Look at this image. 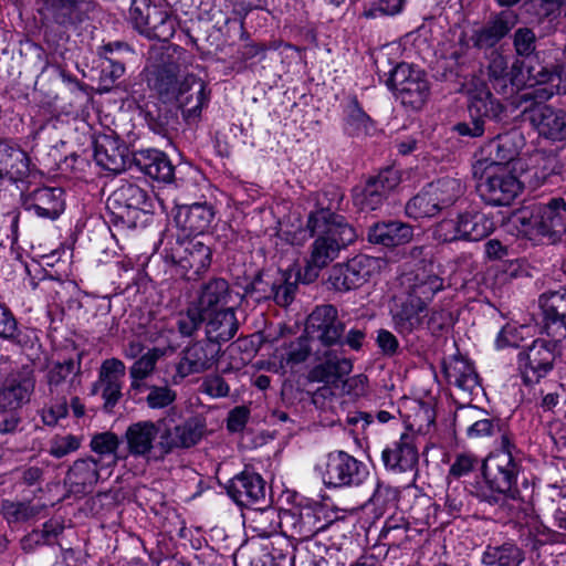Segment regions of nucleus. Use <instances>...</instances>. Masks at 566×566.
<instances>
[{"label":"nucleus","instance_id":"412c9836","mask_svg":"<svg viewBox=\"0 0 566 566\" xmlns=\"http://www.w3.org/2000/svg\"><path fill=\"white\" fill-rule=\"evenodd\" d=\"M214 218L216 211L207 202L178 206L175 212L176 226L185 237L205 234Z\"/></svg>","mask_w":566,"mask_h":566},{"label":"nucleus","instance_id":"0e129e2a","mask_svg":"<svg viewBox=\"0 0 566 566\" xmlns=\"http://www.w3.org/2000/svg\"><path fill=\"white\" fill-rule=\"evenodd\" d=\"M314 234L315 232H312L311 229H308L307 222L305 229L301 227L297 229L281 228L277 237L290 245L302 247L310 238L314 237Z\"/></svg>","mask_w":566,"mask_h":566},{"label":"nucleus","instance_id":"4468645a","mask_svg":"<svg viewBox=\"0 0 566 566\" xmlns=\"http://www.w3.org/2000/svg\"><path fill=\"white\" fill-rule=\"evenodd\" d=\"M418 436L413 431L401 433L400 438L388 444L381 452L385 468L394 473L413 471L418 465Z\"/></svg>","mask_w":566,"mask_h":566},{"label":"nucleus","instance_id":"052dcab7","mask_svg":"<svg viewBox=\"0 0 566 566\" xmlns=\"http://www.w3.org/2000/svg\"><path fill=\"white\" fill-rule=\"evenodd\" d=\"M125 73V66L114 57L103 60L101 64V83L108 90Z\"/></svg>","mask_w":566,"mask_h":566},{"label":"nucleus","instance_id":"a19ab883","mask_svg":"<svg viewBox=\"0 0 566 566\" xmlns=\"http://www.w3.org/2000/svg\"><path fill=\"white\" fill-rule=\"evenodd\" d=\"M353 369V363L345 357L328 354L326 359L310 371L312 381L335 384Z\"/></svg>","mask_w":566,"mask_h":566},{"label":"nucleus","instance_id":"9b49d317","mask_svg":"<svg viewBox=\"0 0 566 566\" xmlns=\"http://www.w3.org/2000/svg\"><path fill=\"white\" fill-rule=\"evenodd\" d=\"M560 342H554L553 337L535 339L531 346L518 353L517 364L525 384L538 382L552 369L555 360V352Z\"/></svg>","mask_w":566,"mask_h":566},{"label":"nucleus","instance_id":"bf43d9fd","mask_svg":"<svg viewBox=\"0 0 566 566\" xmlns=\"http://www.w3.org/2000/svg\"><path fill=\"white\" fill-rule=\"evenodd\" d=\"M433 238L439 242H453L461 240L459 217L455 219H443L433 228Z\"/></svg>","mask_w":566,"mask_h":566},{"label":"nucleus","instance_id":"680f3d73","mask_svg":"<svg viewBox=\"0 0 566 566\" xmlns=\"http://www.w3.org/2000/svg\"><path fill=\"white\" fill-rule=\"evenodd\" d=\"M67 415L65 397L59 398L41 410V419L45 426L53 427Z\"/></svg>","mask_w":566,"mask_h":566},{"label":"nucleus","instance_id":"2eb2a0df","mask_svg":"<svg viewBox=\"0 0 566 566\" xmlns=\"http://www.w3.org/2000/svg\"><path fill=\"white\" fill-rule=\"evenodd\" d=\"M219 349L216 345L197 342L187 346L180 354L176 365V373L171 377L175 385L180 384L186 377L200 374L212 367Z\"/></svg>","mask_w":566,"mask_h":566},{"label":"nucleus","instance_id":"0eeeda50","mask_svg":"<svg viewBox=\"0 0 566 566\" xmlns=\"http://www.w3.org/2000/svg\"><path fill=\"white\" fill-rule=\"evenodd\" d=\"M315 470L328 488L358 486L369 474L361 461L345 451L326 454L316 463Z\"/></svg>","mask_w":566,"mask_h":566},{"label":"nucleus","instance_id":"5701e85b","mask_svg":"<svg viewBox=\"0 0 566 566\" xmlns=\"http://www.w3.org/2000/svg\"><path fill=\"white\" fill-rule=\"evenodd\" d=\"M227 492L239 506H251L264 502L265 481L259 473L243 471L229 481Z\"/></svg>","mask_w":566,"mask_h":566},{"label":"nucleus","instance_id":"49530a36","mask_svg":"<svg viewBox=\"0 0 566 566\" xmlns=\"http://www.w3.org/2000/svg\"><path fill=\"white\" fill-rule=\"evenodd\" d=\"M283 511L274 507L256 510L253 512L249 521L251 531L261 538H268L282 531Z\"/></svg>","mask_w":566,"mask_h":566},{"label":"nucleus","instance_id":"5fc2aeb1","mask_svg":"<svg viewBox=\"0 0 566 566\" xmlns=\"http://www.w3.org/2000/svg\"><path fill=\"white\" fill-rule=\"evenodd\" d=\"M206 313L196 304H191L185 312H180L177 317V328L182 336H192L206 321Z\"/></svg>","mask_w":566,"mask_h":566},{"label":"nucleus","instance_id":"338daca9","mask_svg":"<svg viewBox=\"0 0 566 566\" xmlns=\"http://www.w3.org/2000/svg\"><path fill=\"white\" fill-rule=\"evenodd\" d=\"M405 6V0H378L377 6L365 11L366 18H377L379 15L399 14Z\"/></svg>","mask_w":566,"mask_h":566},{"label":"nucleus","instance_id":"603ef678","mask_svg":"<svg viewBox=\"0 0 566 566\" xmlns=\"http://www.w3.org/2000/svg\"><path fill=\"white\" fill-rule=\"evenodd\" d=\"M311 354V347L306 338H297L276 350L275 357L280 361L281 368L293 369L304 363Z\"/></svg>","mask_w":566,"mask_h":566},{"label":"nucleus","instance_id":"69168bd1","mask_svg":"<svg viewBox=\"0 0 566 566\" xmlns=\"http://www.w3.org/2000/svg\"><path fill=\"white\" fill-rule=\"evenodd\" d=\"M478 461V458L471 453H460L451 464L449 475L455 479L468 475L475 468Z\"/></svg>","mask_w":566,"mask_h":566},{"label":"nucleus","instance_id":"f03ea898","mask_svg":"<svg viewBox=\"0 0 566 566\" xmlns=\"http://www.w3.org/2000/svg\"><path fill=\"white\" fill-rule=\"evenodd\" d=\"M177 59H167L163 64L155 66L148 76V85L161 97L167 99L176 98L180 105L189 106L186 112L189 116L200 114L203 106L207 105L209 96L206 91L205 82L192 75L187 74L181 82V65L186 62V52L175 49Z\"/></svg>","mask_w":566,"mask_h":566},{"label":"nucleus","instance_id":"864d4df0","mask_svg":"<svg viewBox=\"0 0 566 566\" xmlns=\"http://www.w3.org/2000/svg\"><path fill=\"white\" fill-rule=\"evenodd\" d=\"M345 129L353 136L370 135L375 130L373 120L356 99H353L347 106Z\"/></svg>","mask_w":566,"mask_h":566},{"label":"nucleus","instance_id":"6ab92c4d","mask_svg":"<svg viewBox=\"0 0 566 566\" xmlns=\"http://www.w3.org/2000/svg\"><path fill=\"white\" fill-rule=\"evenodd\" d=\"M35 381L29 371H12L0 385V411L18 410L30 401Z\"/></svg>","mask_w":566,"mask_h":566},{"label":"nucleus","instance_id":"6e6d98bb","mask_svg":"<svg viewBox=\"0 0 566 566\" xmlns=\"http://www.w3.org/2000/svg\"><path fill=\"white\" fill-rule=\"evenodd\" d=\"M528 326L516 325L514 323L506 324L497 334L495 346L497 349L506 347H516L524 339L525 334L528 332Z\"/></svg>","mask_w":566,"mask_h":566},{"label":"nucleus","instance_id":"1a4fd4ad","mask_svg":"<svg viewBox=\"0 0 566 566\" xmlns=\"http://www.w3.org/2000/svg\"><path fill=\"white\" fill-rule=\"evenodd\" d=\"M382 265L379 258L358 254L346 263L333 265L328 275V283L338 292H348L367 283L377 274Z\"/></svg>","mask_w":566,"mask_h":566},{"label":"nucleus","instance_id":"72a5a7b5","mask_svg":"<svg viewBox=\"0 0 566 566\" xmlns=\"http://www.w3.org/2000/svg\"><path fill=\"white\" fill-rule=\"evenodd\" d=\"M444 374L449 384L454 385L469 396L480 388L479 376L472 363L463 357H452L444 365Z\"/></svg>","mask_w":566,"mask_h":566},{"label":"nucleus","instance_id":"2f4dec72","mask_svg":"<svg viewBox=\"0 0 566 566\" xmlns=\"http://www.w3.org/2000/svg\"><path fill=\"white\" fill-rule=\"evenodd\" d=\"M30 172V158L18 145L0 140V180H23Z\"/></svg>","mask_w":566,"mask_h":566},{"label":"nucleus","instance_id":"473e14b6","mask_svg":"<svg viewBox=\"0 0 566 566\" xmlns=\"http://www.w3.org/2000/svg\"><path fill=\"white\" fill-rule=\"evenodd\" d=\"M413 237L410 224L401 221H380L369 227L367 239L373 244L396 248L407 244Z\"/></svg>","mask_w":566,"mask_h":566},{"label":"nucleus","instance_id":"39448f33","mask_svg":"<svg viewBox=\"0 0 566 566\" xmlns=\"http://www.w3.org/2000/svg\"><path fill=\"white\" fill-rule=\"evenodd\" d=\"M472 175L481 198L491 206H507L522 190V181L509 165L474 161Z\"/></svg>","mask_w":566,"mask_h":566},{"label":"nucleus","instance_id":"e2e57ef3","mask_svg":"<svg viewBox=\"0 0 566 566\" xmlns=\"http://www.w3.org/2000/svg\"><path fill=\"white\" fill-rule=\"evenodd\" d=\"M535 33L528 28H520L514 33V48L518 55L528 57L535 51Z\"/></svg>","mask_w":566,"mask_h":566},{"label":"nucleus","instance_id":"c756f323","mask_svg":"<svg viewBox=\"0 0 566 566\" xmlns=\"http://www.w3.org/2000/svg\"><path fill=\"white\" fill-rule=\"evenodd\" d=\"M402 285L407 289L409 298L422 301L427 306L434 294L442 290L443 280L433 273L430 265V269L422 268L417 272L406 273L402 276Z\"/></svg>","mask_w":566,"mask_h":566},{"label":"nucleus","instance_id":"37998d69","mask_svg":"<svg viewBox=\"0 0 566 566\" xmlns=\"http://www.w3.org/2000/svg\"><path fill=\"white\" fill-rule=\"evenodd\" d=\"M524 560V552L513 543L489 545L481 556L483 566H521Z\"/></svg>","mask_w":566,"mask_h":566},{"label":"nucleus","instance_id":"dca6fc26","mask_svg":"<svg viewBox=\"0 0 566 566\" xmlns=\"http://www.w3.org/2000/svg\"><path fill=\"white\" fill-rule=\"evenodd\" d=\"M502 111V105L492 97L491 93L482 90L471 98L469 105L471 120L459 123L454 128L461 136L480 137L484 133V118L497 117Z\"/></svg>","mask_w":566,"mask_h":566},{"label":"nucleus","instance_id":"ea45409f","mask_svg":"<svg viewBox=\"0 0 566 566\" xmlns=\"http://www.w3.org/2000/svg\"><path fill=\"white\" fill-rule=\"evenodd\" d=\"M461 240L479 241L488 237L494 230V221L485 213L465 211L458 214Z\"/></svg>","mask_w":566,"mask_h":566},{"label":"nucleus","instance_id":"4be33fe9","mask_svg":"<svg viewBox=\"0 0 566 566\" xmlns=\"http://www.w3.org/2000/svg\"><path fill=\"white\" fill-rule=\"evenodd\" d=\"M23 207L34 216L56 220L65 209L64 191L61 188H36L23 199Z\"/></svg>","mask_w":566,"mask_h":566},{"label":"nucleus","instance_id":"7ed1b4c3","mask_svg":"<svg viewBox=\"0 0 566 566\" xmlns=\"http://www.w3.org/2000/svg\"><path fill=\"white\" fill-rule=\"evenodd\" d=\"M522 469V457L509 436L501 437L500 448L492 452L483 464V474L490 488L499 497L525 504V500L516 488V480Z\"/></svg>","mask_w":566,"mask_h":566},{"label":"nucleus","instance_id":"b1692460","mask_svg":"<svg viewBox=\"0 0 566 566\" xmlns=\"http://www.w3.org/2000/svg\"><path fill=\"white\" fill-rule=\"evenodd\" d=\"M126 367L118 358L105 359L99 368L94 391H101L106 406H114L122 396Z\"/></svg>","mask_w":566,"mask_h":566},{"label":"nucleus","instance_id":"c85d7f7f","mask_svg":"<svg viewBox=\"0 0 566 566\" xmlns=\"http://www.w3.org/2000/svg\"><path fill=\"white\" fill-rule=\"evenodd\" d=\"M101 463L93 457L78 459L69 469L65 485L74 494L86 493L102 479Z\"/></svg>","mask_w":566,"mask_h":566},{"label":"nucleus","instance_id":"c9c22d12","mask_svg":"<svg viewBox=\"0 0 566 566\" xmlns=\"http://www.w3.org/2000/svg\"><path fill=\"white\" fill-rule=\"evenodd\" d=\"M126 151L124 144L111 136H104L96 143L94 158L103 169L118 174L126 168Z\"/></svg>","mask_w":566,"mask_h":566},{"label":"nucleus","instance_id":"4c0bfd02","mask_svg":"<svg viewBox=\"0 0 566 566\" xmlns=\"http://www.w3.org/2000/svg\"><path fill=\"white\" fill-rule=\"evenodd\" d=\"M146 192L134 184H125L117 188L107 199L108 207L119 209L117 212L124 217L125 211L127 214L144 210L146 205Z\"/></svg>","mask_w":566,"mask_h":566},{"label":"nucleus","instance_id":"393cba45","mask_svg":"<svg viewBox=\"0 0 566 566\" xmlns=\"http://www.w3.org/2000/svg\"><path fill=\"white\" fill-rule=\"evenodd\" d=\"M206 421L200 417H191L171 428L163 430L166 457L176 449H188L196 446L203 437Z\"/></svg>","mask_w":566,"mask_h":566},{"label":"nucleus","instance_id":"774afa93","mask_svg":"<svg viewBox=\"0 0 566 566\" xmlns=\"http://www.w3.org/2000/svg\"><path fill=\"white\" fill-rule=\"evenodd\" d=\"M202 392L212 398H222L229 395L230 388L226 380L220 376L207 377L202 385Z\"/></svg>","mask_w":566,"mask_h":566},{"label":"nucleus","instance_id":"20e7f679","mask_svg":"<svg viewBox=\"0 0 566 566\" xmlns=\"http://www.w3.org/2000/svg\"><path fill=\"white\" fill-rule=\"evenodd\" d=\"M488 75L493 90L500 94H513L522 87L533 88L536 83L549 78L543 65L534 59L517 60L509 69L507 59L496 51L490 55Z\"/></svg>","mask_w":566,"mask_h":566},{"label":"nucleus","instance_id":"4d7b16f0","mask_svg":"<svg viewBox=\"0 0 566 566\" xmlns=\"http://www.w3.org/2000/svg\"><path fill=\"white\" fill-rule=\"evenodd\" d=\"M82 438L74 434L55 436L50 441L49 452L54 458H63L80 449Z\"/></svg>","mask_w":566,"mask_h":566},{"label":"nucleus","instance_id":"ddd939ff","mask_svg":"<svg viewBox=\"0 0 566 566\" xmlns=\"http://www.w3.org/2000/svg\"><path fill=\"white\" fill-rule=\"evenodd\" d=\"M400 182L398 171L388 168L370 179L363 188H356L353 193L354 205L361 211L378 209L388 193Z\"/></svg>","mask_w":566,"mask_h":566},{"label":"nucleus","instance_id":"f257e3e1","mask_svg":"<svg viewBox=\"0 0 566 566\" xmlns=\"http://www.w3.org/2000/svg\"><path fill=\"white\" fill-rule=\"evenodd\" d=\"M333 206L321 207L308 214V229L317 234L303 281L312 282L319 271L338 256L340 250L354 243L357 232L346 219L332 211Z\"/></svg>","mask_w":566,"mask_h":566},{"label":"nucleus","instance_id":"a878e982","mask_svg":"<svg viewBox=\"0 0 566 566\" xmlns=\"http://www.w3.org/2000/svg\"><path fill=\"white\" fill-rule=\"evenodd\" d=\"M530 120L538 134L552 142L566 140V113L548 105H536L530 111Z\"/></svg>","mask_w":566,"mask_h":566},{"label":"nucleus","instance_id":"7c9ffc66","mask_svg":"<svg viewBox=\"0 0 566 566\" xmlns=\"http://www.w3.org/2000/svg\"><path fill=\"white\" fill-rule=\"evenodd\" d=\"M138 17V33L158 41L170 40L176 32V19L163 6L155 4L147 13V22L142 21L140 11L135 10Z\"/></svg>","mask_w":566,"mask_h":566},{"label":"nucleus","instance_id":"13d9d810","mask_svg":"<svg viewBox=\"0 0 566 566\" xmlns=\"http://www.w3.org/2000/svg\"><path fill=\"white\" fill-rule=\"evenodd\" d=\"M177 394L167 386H151L146 401L151 409L168 407L176 400Z\"/></svg>","mask_w":566,"mask_h":566},{"label":"nucleus","instance_id":"e433bc0d","mask_svg":"<svg viewBox=\"0 0 566 566\" xmlns=\"http://www.w3.org/2000/svg\"><path fill=\"white\" fill-rule=\"evenodd\" d=\"M426 306L422 301L407 298L396 311L392 312L395 329L401 335H409L418 329L424 317Z\"/></svg>","mask_w":566,"mask_h":566},{"label":"nucleus","instance_id":"9d476101","mask_svg":"<svg viewBox=\"0 0 566 566\" xmlns=\"http://www.w3.org/2000/svg\"><path fill=\"white\" fill-rule=\"evenodd\" d=\"M166 256L185 271H191L189 279L200 276L211 264V248L197 238L168 241L165 248Z\"/></svg>","mask_w":566,"mask_h":566},{"label":"nucleus","instance_id":"f704fd0d","mask_svg":"<svg viewBox=\"0 0 566 566\" xmlns=\"http://www.w3.org/2000/svg\"><path fill=\"white\" fill-rule=\"evenodd\" d=\"M134 160L142 172L155 180L169 182L174 178V166L160 150H139L135 154Z\"/></svg>","mask_w":566,"mask_h":566},{"label":"nucleus","instance_id":"f8f14e48","mask_svg":"<svg viewBox=\"0 0 566 566\" xmlns=\"http://www.w3.org/2000/svg\"><path fill=\"white\" fill-rule=\"evenodd\" d=\"M388 85L402 104L412 108L424 103L429 88L421 71L408 63H400L390 72Z\"/></svg>","mask_w":566,"mask_h":566},{"label":"nucleus","instance_id":"f3484780","mask_svg":"<svg viewBox=\"0 0 566 566\" xmlns=\"http://www.w3.org/2000/svg\"><path fill=\"white\" fill-rule=\"evenodd\" d=\"M538 304L547 336L553 337L554 342H563L566 338V289L543 293Z\"/></svg>","mask_w":566,"mask_h":566},{"label":"nucleus","instance_id":"cd10ccee","mask_svg":"<svg viewBox=\"0 0 566 566\" xmlns=\"http://www.w3.org/2000/svg\"><path fill=\"white\" fill-rule=\"evenodd\" d=\"M516 17L512 12L502 11L484 25L472 31L470 41L478 49L495 46L515 25Z\"/></svg>","mask_w":566,"mask_h":566},{"label":"nucleus","instance_id":"c03bdc74","mask_svg":"<svg viewBox=\"0 0 566 566\" xmlns=\"http://www.w3.org/2000/svg\"><path fill=\"white\" fill-rule=\"evenodd\" d=\"M80 365L73 359L55 363L48 373V384L51 394H67L73 389L77 379Z\"/></svg>","mask_w":566,"mask_h":566},{"label":"nucleus","instance_id":"58836bf2","mask_svg":"<svg viewBox=\"0 0 566 566\" xmlns=\"http://www.w3.org/2000/svg\"><path fill=\"white\" fill-rule=\"evenodd\" d=\"M207 336L212 342H228L238 331V321L232 308L214 311L206 315Z\"/></svg>","mask_w":566,"mask_h":566},{"label":"nucleus","instance_id":"a211bd4d","mask_svg":"<svg viewBox=\"0 0 566 566\" xmlns=\"http://www.w3.org/2000/svg\"><path fill=\"white\" fill-rule=\"evenodd\" d=\"M525 146V137L520 129H512L489 140L475 161H489L492 165H509L515 160Z\"/></svg>","mask_w":566,"mask_h":566},{"label":"nucleus","instance_id":"3c124183","mask_svg":"<svg viewBox=\"0 0 566 566\" xmlns=\"http://www.w3.org/2000/svg\"><path fill=\"white\" fill-rule=\"evenodd\" d=\"M165 355L163 348L154 347L142 355L129 368L132 387L138 389L155 370L157 361Z\"/></svg>","mask_w":566,"mask_h":566},{"label":"nucleus","instance_id":"09e8293b","mask_svg":"<svg viewBox=\"0 0 566 566\" xmlns=\"http://www.w3.org/2000/svg\"><path fill=\"white\" fill-rule=\"evenodd\" d=\"M229 285L226 280L213 279L202 287L199 301L196 305L206 314L221 311V306L226 303Z\"/></svg>","mask_w":566,"mask_h":566},{"label":"nucleus","instance_id":"de8ad7c7","mask_svg":"<svg viewBox=\"0 0 566 566\" xmlns=\"http://www.w3.org/2000/svg\"><path fill=\"white\" fill-rule=\"evenodd\" d=\"M543 69L549 75L547 81L536 83L537 88L531 93L523 94L522 98H538L546 101L557 93H566V63L559 65L554 72L543 65Z\"/></svg>","mask_w":566,"mask_h":566},{"label":"nucleus","instance_id":"423d86ee","mask_svg":"<svg viewBox=\"0 0 566 566\" xmlns=\"http://www.w3.org/2000/svg\"><path fill=\"white\" fill-rule=\"evenodd\" d=\"M515 221L525 235L560 237L566 234V202L560 198L547 205H533L521 209Z\"/></svg>","mask_w":566,"mask_h":566},{"label":"nucleus","instance_id":"8fccbe9b","mask_svg":"<svg viewBox=\"0 0 566 566\" xmlns=\"http://www.w3.org/2000/svg\"><path fill=\"white\" fill-rule=\"evenodd\" d=\"M436 197L430 193L428 185L406 205V213L413 219L430 218L441 211Z\"/></svg>","mask_w":566,"mask_h":566},{"label":"nucleus","instance_id":"aec40b11","mask_svg":"<svg viewBox=\"0 0 566 566\" xmlns=\"http://www.w3.org/2000/svg\"><path fill=\"white\" fill-rule=\"evenodd\" d=\"M307 331L315 334L322 344L331 346L340 342L345 325L338 319L337 308L328 304L317 306L310 314Z\"/></svg>","mask_w":566,"mask_h":566},{"label":"nucleus","instance_id":"a18cd8bd","mask_svg":"<svg viewBox=\"0 0 566 566\" xmlns=\"http://www.w3.org/2000/svg\"><path fill=\"white\" fill-rule=\"evenodd\" d=\"M428 187L442 210L453 206L465 191L462 180L450 176L440 177L430 182Z\"/></svg>","mask_w":566,"mask_h":566},{"label":"nucleus","instance_id":"79ce46f5","mask_svg":"<svg viewBox=\"0 0 566 566\" xmlns=\"http://www.w3.org/2000/svg\"><path fill=\"white\" fill-rule=\"evenodd\" d=\"M120 440L114 432L105 431L95 433L91 439V450L98 455L96 459L101 463V469H107V476L112 469L117 464V449Z\"/></svg>","mask_w":566,"mask_h":566},{"label":"nucleus","instance_id":"6e6552de","mask_svg":"<svg viewBox=\"0 0 566 566\" xmlns=\"http://www.w3.org/2000/svg\"><path fill=\"white\" fill-rule=\"evenodd\" d=\"M124 439L128 453L147 464L161 462L166 458L163 430L154 421L143 420L129 424Z\"/></svg>","mask_w":566,"mask_h":566},{"label":"nucleus","instance_id":"bb28decb","mask_svg":"<svg viewBox=\"0 0 566 566\" xmlns=\"http://www.w3.org/2000/svg\"><path fill=\"white\" fill-rule=\"evenodd\" d=\"M322 528L321 518L311 509L283 511L282 533L287 537L307 541Z\"/></svg>","mask_w":566,"mask_h":566}]
</instances>
